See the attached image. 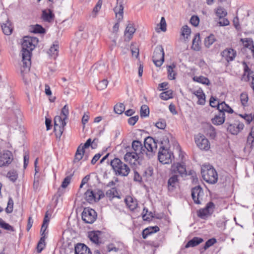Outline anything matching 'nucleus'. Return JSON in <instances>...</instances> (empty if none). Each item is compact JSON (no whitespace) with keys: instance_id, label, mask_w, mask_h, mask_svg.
Wrapping results in <instances>:
<instances>
[{"instance_id":"4d7b16f0","label":"nucleus","mask_w":254,"mask_h":254,"mask_svg":"<svg viewBox=\"0 0 254 254\" xmlns=\"http://www.w3.org/2000/svg\"><path fill=\"white\" fill-rule=\"evenodd\" d=\"M240 116L244 118L248 124H250L254 119V115L253 116L252 114H245L244 116L240 115Z\"/></svg>"},{"instance_id":"f8f14e48","label":"nucleus","mask_w":254,"mask_h":254,"mask_svg":"<svg viewBox=\"0 0 254 254\" xmlns=\"http://www.w3.org/2000/svg\"><path fill=\"white\" fill-rule=\"evenodd\" d=\"M173 154L168 149L160 148L158 153V160L162 164H169L172 162Z\"/></svg>"},{"instance_id":"20e7f679","label":"nucleus","mask_w":254,"mask_h":254,"mask_svg":"<svg viewBox=\"0 0 254 254\" xmlns=\"http://www.w3.org/2000/svg\"><path fill=\"white\" fill-rule=\"evenodd\" d=\"M110 164L116 175L125 177L127 176L130 172L129 167L118 158L112 160Z\"/></svg>"},{"instance_id":"393cba45","label":"nucleus","mask_w":254,"mask_h":254,"mask_svg":"<svg viewBox=\"0 0 254 254\" xmlns=\"http://www.w3.org/2000/svg\"><path fill=\"white\" fill-rule=\"evenodd\" d=\"M242 64L244 67V74L243 75V79L245 81H250L251 77L252 76V73H254V71L251 70L249 67L247 63L245 62H243Z\"/></svg>"},{"instance_id":"f257e3e1","label":"nucleus","mask_w":254,"mask_h":254,"mask_svg":"<svg viewBox=\"0 0 254 254\" xmlns=\"http://www.w3.org/2000/svg\"><path fill=\"white\" fill-rule=\"evenodd\" d=\"M38 40L37 38L26 36L23 38L21 44V55L23 65L21 67V74L23 77L24 82L26 84H28L29 79V70L31 66V51L34 49L38 44Z\"/></svg>"},{"instance_id":"13d9d810","label":"nucleus","mask_w":254,"mask_h":254,"mask_svg":"<svg viewBox=\"0 0 254 254\" xmlns=\"http://www.w3.org/2000/svg\"><path fill=\"white\" fill-rule=\"evenodd\" d=\"M216 242V240L214 238L209 239L207 242L205 243V245L204 246V249L207 250L208 248H209L210 247L212 246L213 245H214Z\"/></svg>"},{"instance_id":"79ce46f5","label":"nucleus","mask_w":254,"mask_h":254,"mask_svg":"<svg viewBox=\"0 0 254 254\" xmlns=\"http://www.w3.org/2000/svg\"><path fill=\"white\" fill-rule=\"evenodd\" d=\"M216 39L215 38V36L213 34L210 35L209 36L207 37L204 40V44L205 46L209 48L211 45H212L214 42L215 41Z\"/></svg>"},{"instance_id":"39448f33","label":"nucleus","mask_w":254,"mask_h":254,"mask_svg":"<svg viewBox=\"0 0 254 254\" xmlns=\"http://www.w3.org/2000/svg\"><path fill=\"white\" fill-rule=\"evenodd\" d=\"M143 147L145 149V157L150 159L154 155L156 151V142L152 137H147L144 140Z\"/></svg>"},{"instance_id":"4468645a","label":"nucleus","mask_w":254,"mask_h":254,"mask_svg":"<svg viewBox=\"0 0 254 254\" xmlns=\"http://www.w3.org/2000/svg\"><path fill=\"white\" fill-rule=\"evenodd\" d=\"M204 192L200 186L193 188L191 190V196L194 202L197 204L201 203L203 200Z\"/></svg>"},{"instance_id":"c85d7f7f","label":"nucleus","mask_w":254,"mask_h":254,"mask_svg":"<svg viewBox=\"0 0 254 254\" xmlns=\"http://www.w3.org/2000/svg\"><path fill=\"white\" fill-rule=\"evenodd\" d=\"M159 231V228L157 226L149 227L143 230L142 233V238L145 239L147 236L151 234Z\"/></svg>"},{"instance_id":"6e6552de","label":"nucleus","mask_w":254,"mask_h":254,"mask_svg":"<svg viewBox=\"0 0 254 254\" xmlns=\"http://www.w3.org/2000/svg\"><path fill=\"white\" fill-rule=\"evenodd\" d=\"M153 62L157 66H160L164 61V52L162 46H159L155 48L153 57Z\"/></svg>"},{"instance_id":"09e8293b","label":"nucleus","mask_w":254,"mask_h":254,"mask_svg":"<svg viewBox=\"0 0 254 254\" xmlns=\"http://www.w3.org/2000/svg\"><path fill=\"white\" fill-rule=\"evenodd\" d=\"M161 143L162 146H161L160 148H163L164 147L165 148L168 149L170 146L168 135H165L163 136L162 140H161Z\"/></svg>"},{"instance_id":"c03bdc74","label":"nucleus","mask_w":254,"mask_h":254,"mask_svg":"<svg viewBox=\"0 0 254 254\" xmlns=\"http://www.w3.org/2000/svg\"><path fill=\"white\" fill-rule=\"evenodd\" d=\"M172 91L171 90L161 93L160 97L164 100H167L172 98Z\"/></svg>"},{"instance_id":"473e14b6","label":"nucleus","mask_w":254,"mask_h":254,"mask_svg":"<svg viewBox=\"0 0 254 254\" xmlns=\"http://www.w3.org/2000/svg\"><path fill=\"white\" fill-rule=\"evenodd\" d=\"M203 241L202 238L199 237H194L191 240H190L188 243L186 245L185 248H188L190 247H195Z\"/></svg>"},{"instance_id":"6e6d98bb","label":"nucleus","mask_w":254,"mask_h":254,"mask_svg":"<svg viewBox=\"0 0 254 254\" xmlns=\"http://www.w3.org/2000/svg\"><path fill=\"white\" fill-rule=\"evenodd\" d=\"M13 201L11 198H9L7 203V206L5 209L7 213H10L13 210Z\"/></svg>"},{"instance_id":"f704fd0d","label":"nucleus","mask_w":254,"mask_h":254,"mask_svg":"<svg viewBox=\"0 0 254 254\" xmlns=\"http://www.w3.org/2000/svg\"><path fill=\"white\" fill-rule=\"evenodd\" d=\"M176 67V65L172 64L167 66V71L168 74V78L170 80H173L176 78V72L174 71V69Z\"/></svg>"},{"instance_id":"603ef678","label":"nucleus","mask_w":254,"mask_h":254,"mask_svg":"<svg viewBox=\"0 0 254 254\" xmlns=\"http://www.w3.org/2000/svg\"><path fill=\"white\" fill-rule=\"evenodd\" d=\"M248 99V95L246 93H242L241 94L240 100L243 106H246L247 105Z\"/></svg>"},{"instance_id":"a19ab883","label":"nucleus","mask_w":254,"mask_h":254,"mask_svg":"<svg viewBox=\"0 0 254 254\" xmlns=\"http://www.w3.org/2000/svg\"><path fill=\"white\" fill-rule=\"evenodd\" d=\"M0 228L10 232H13L14 231L12 226L5 222L1 218H0Z\"/></svg>"},{"instance_id":"de8ad7c7","label":"nucleus","mask_w":254,"mask_h":254,"mask_svg":"<svg viewBox=\"0 0 254 254\" xmlns=\"http://www.w3.org/2000/svg\"><path fill=\"white\" fill-rule=\"evenodd\" d=\"M216 14L220 18H222L227 15V12L224 8L219 7L216 10Z\"/></svg>"},{"instance_id":"680f3d73","label":"nucleus","mask_w":254,"mask_h":254,"mask_svg":"<svg viewBox=\"0 0 254 254\" xmlns=\"http://www.w3.org/2000/svg\"><path fill=\"white\" fill-rule=\"evenodd\" d=\"M190 22L192 25L197 26L199 24V19L197 16L193 15L190 18Z\"/></svg>"},{"instance_id":"c9c22d12","label":"nucleus","mask_w":254,"mask_h":254,"mask_svg":"<svg viewBox=\"0 0 254 254\" xmlns=\"http://www.w3.org/2000/svg\"><path fill=\"white\" fill-rule=\"evenodd\" d=\"M200 37L199 34H196L192 40V48L196 51H199L200 49Z\"/></svg>"},{"instance_id":"bf43d9fd","label":"nucleus","mask_w":254,"mask_h":254,"mask_svg":"<svg viewBox=\"0 0 254 254\" xmlns=\"http://www.w3.org/2000/svg\"><path fill=\"white\" fill-rule=\"evenodd\" d=\"M155 126L161 129H163L166 126V122L163 120H159L158 122L155 124Z\"/></svg>"},{"instance_id":"2eb2a0df","label":"nucleus","mask_w":254,"mask_h":254,"mask_svg":"<svg viewBox=\"0 0 254 254\" xmlns=\"http://www.w3.org/2000/svg\"><path fill=\"white\" fill-rule=\"evenodd\" d=\"M92 143L91 138H89L87 140L86 142L82 146V144L79 145L77 149L75 155L74 162H78L82 159L83 157V153L84 152L85 149L89 147Z\"/></svg>"},{"instance_id":"a878e982","label":"nucleus","mask_w":254,"mask_h":254,"mask_svg":"<svg viewBox=\"0 0 254 254\" xmlns=\"http://www.w3.org/2000/svg\"><path fill=\"white\" fill-rule=\"evenodd\" d=\"M101 232L99 231H93L88 232V238L93 243L98 244L99 243L100 236Z\"/></svg>"},{"instance_id":"a211bd4d","label":"nucleus","mask_w":254,"mask_h":254,"mask_svg":"<svg viewBox=\"0 0 254 254\" xmlns=\"http://www.w3.org/2000/svg\"><path fill=\"white\" fill-rule=\"evenodd\" d=\"M13 159L12 154L10 151L6 150L0 155V166L9 164Z\"/></svg>"},{"instance_id":"6ab92c4d","label":"nucleus","mask_w":254,"mask_h":254,"mask_svg":"<svg viewBox=\"0 0 254 254\" xmlns=\"http://www.w3.org/2000/svg\"><path fill=\"white\" fill-rule=\"evenodd\" d=\"M243 46L247 48L249 52L250 56L254 57V45L253 40L251 38L241 39Z\"/></svg>"},{"instance_id":"49530a36","label":"nucleus","mask_w":254,"mask_h":254,"mask_svg":"<svg viewBox=\"0 0 254 254\" xmlns=\"http://www.w3.org/2000/svg\"><path fill=\"white\" fill-rule=\"evenodd\" d=\"M149 109L148 107L146 105H143L141 107L140 116L141 117H146L149 116Z\"/></svg>"},{"instance_id":"2f4dec72","label":"nucleus","mask_w":254,"mask_h":254,"mask_svg":"<svg viewBox=\"0 0 254 254\" xmlns=\"http://www.w3.org/2000/svg\"><path fill=\"white\" fill-rule=\"evenodd\" d=\"M125 201L127 205L131 210H134L137 206V200L131 196L126 197Z\"/></svg>"},{"instance_id":"ddd939ff","label":"nucleus","mask_w":254,"mask_h":254,"mask_svg":"<svg viewBox=\"0 0 254 254\" xmlns=\"http://www.w3.org/2000/svg\"><path fill=\"white\" fill-rule=\"evenodd\" d=\"M195 142L198 148L201 150H208L210 148V143L205 136L198 133L195 136Z\"/></svg>"},{"instance_id":"1a4fd4ad","label":"nucleus","mask_w":254,"mask_h":254,"mask_svg":"<svg viewBox=\"0 0 254 254\" xmlns=\"http://www.w3.org/2000/svg\"><path fill=\"white\" fill-rule=\"evenodd\" d=\"M97 218L96 211L91 208H84L82 213V219L86 223L92 224Z\"/></svg>"},{"instance_id":"0eeeda50","label":"nucleus","mask_w":254,"mask_h":254,"mask_svg":"<svg viewBox=\"0 0 254 254\" xmlns=\"http://www.w3.org/2000/svg\"><path fill=\"white\" fill-rule=\"evenodd\" d=\"M104 196V193L103 191L100 190H96L94 191L88 190L85 193V199L90 203H93L99 201Z\"/></svg>"},{"instance_id":"ea45409f","label":"nucleus","mask_w":254,"mask_h":254,"mask_svg":"<svg viewBox=\"0 0 254 254\" xmlns=\"http://www.w3.org/2000/svg\"><path fill=\"white\" fill-rule=\"evenodd\" d=\"M254 142V128H251L247 138V146H249L251 149L253 147V143Z\"/></svg>"},{"instance_id":"9d476101","label":"nucleus","mask_w":254,"mask_h":254,"mask_svg":"<svg viewBox=\"0 0 254 254\" xmlns=\"http://www.w3.org/2000/svg\"><path fill=\"white\" fill-rule=\"evenodd\" d=\"M0 22L4 34L6 35H10L12 31V26L6 14L3 13L1 15Z\"/></svg>"},{"instance_id":"cd10ccee","label":"nucleus","mask_w":254,"mask_h":254,"mask_svg":"<svg viewBox=\"0 0 254 254\" xmlns=\"http://www.w3.org/2000/svg\"><path fill=\"white\" fill-rule=\"evenodd\" d=\"M193 94L197 97L198 99V104L201 105L205 104V96L202 89H199L194 91Z\"/></svg>"},{"instance_id":"423d86ee","label":"nucleus","mask_w":254,"mask_h":254,"mask_svg":"<svg viewBox=\"0 0 254 254\" xmlns=\"http://www.w3.org/2000/svg\"><path fill=\"white\" fill-rule=\"evenodd\" d=\"M233 115L229 116L226 120V124L228 125L227 130L232 134H237L244 128L243 123L233 120Z\"/></svg>"},{"instance_id":"4be33fe9","label":"nucleus","mask_w":254,"mask_h":254,"mask_svg":"<svg viewBox=\"0 0 254 254\" xmlns=\"http://www.w3.org/2000/svg\"><path fill=\"white\" fill-rule=\"evenodd\" d=\"M74 250L75 254H92L90 249L83 244H77Z\"/></svg>"},{"instance_id":"864d4df0","label":"nucleus","mask_w":254,"mask_h":254,"mask_svg":"<svg viewBox=\"0 0 254 254\" xmlns=\"http://www.w3.org/2000/svg\"><path fill=\"white\" fill-rule=\"evenodd\" d=\"M72 178V175H69L65 177L62 182L61 188L65 189L70 184Z\"/></svg>"},{"instance_id":"c756f323","label":"nucleus","mask_w":254,"mask_h":254,"mask_svg":"<svg viewBox=\"0 0 254 254\" xmlns=\"http://www.w3.org/2000/svg\"><path fill=\"white\" fill-rule=\"evenodd\" d=\"M117 5L114 9V12L116 13V17L118 19V20H121L123 17V10L124 7L122 2L119 3L118 0H117Z\"/></svg>"},{"instance_id":"aec40b11","label":"nucleus","mask_w":254,"mask_h":254,"mask_svg":"<svg viewBox=\"0 0 254 254\" xmlns=\"http://www.w3.org/2000/svg\"><path fill=\"white\" fill-rule=\"evenodd\" d=\"M171 171L175 174L179 173L181 175L186 174V166L184 163H177L171 167Z\"/></svg>"},{"instance_id":"58836bf2","label":"nucleus","mask_w":254,"mask_h":254,"mask_svg":"<svg viewBox=\"0 0 254 254\" xmlns=\"http://www.w3.org/2000/svg\"><path fill=\"white\" fill-rule=\"evenodd\" d=\"M193 80L194 81L202 83L203 84H205L207 85L210 84L209 80L207 77H205L203 76H195L193 77Z\"/></svg>"},{"instance_id":"a18cd8bd","label":"nucleus","mask_w":254,"mask_h":254,"mask_svg":"<svg viewBox=\"0 0 254 254\" xmlns=\"http://www.w3.org/2000/svg\"><path fill=\"white\" fill-rule=\"evenodd\" d=\"M182 35L188 39L191 33V30L188 25H184L181 29Z\"/></svg>"},{"instance_id":"5701e85b","label":"nucleus","mask_w":254,"mask_h":254,"mask_svg":"<svg viewBox=\"0 0 254 254\" xmlns=\"http://www.w3.org/2000/svg\"><path fill=\"white\" fill-rule=\"evenodd\" d=\"M225 119V113L219 111L218 113L212 119V122L215 125H220L224 123Z\"/></svg>"},{"instance_id":"9b49d317","label":"nucleus","mask_w":254,"mask_h":254,"mask_svg":"<svg viewBox=\"0 0 254 254\" xmlns=\"http://www.w3.org/2000/svg\"><path fill=\"white\" fill-rule=\"evenodd\" d=\"M214 208V204L212 202H209L204 208L200 209L197 211V215L199 218L205 219L212 214Z\"/></svg>"},{"instance_id":"052dcab7","label":"nucleus","mask_w":254,"mask_h":254,"mask_svg":"<svg viewBox=\"0 0 254 254\" xmlns=\"http://www.w3.org/2000/svg\"><path fill=\"white\" fill-rule=\"evenodd\" d=\"M132 56L137 58L139 55V49L135 47L134 45L131 44L130 46Z\"/></svg>"},{"instance_id":"37998d69","label":"nucleus","mask_w":254,"mask_h":254,"mask_svg":"<svg viewBox=\"0 0 254 254\" xmlns=\"http://www.w3.org/2000/svg\"><path fill=\"white\" fill-rule=\"evenodd\" d=\"M125 110V106L123 103L117 104L114 106V111L118 114H122Z\"/></svg>"},{"instance_id":"72a5a7b5","label":"nucleus","mask_w":254,"mask_h":254,"mask_svg":"<svg viewBox=\"0 0 254 254\" xmlns=\"http://www.w3.org/2000/svg\"><path fill=\"white\" fill-rule=\"evenodd\" d=\"M217 109L220 112H226L228 113H233V110L230 108L227 104H226L224 102L221 103L217 105Z\"/></svg>"},{"instance_id":"dca6fc26","label":"nucleus","mask_w":254,"mask_h":254,"mask_svg":"<svg viewBox=\"0 0 254 254\" xmlns=\"http://www.w3.org/2000/svg\"><path fill=\"white\" fill-rule=\"evenodd\" d=\"M132 148L134 151V153L138 154L141 158L145 157V149H144L143 146L141 142L138 140H133L132 142Z\"/></svg>"},{"instance_id":"3c124183","label":"nucleus","mask_w":254,"mask_h":254,"mask_svg":"<svg viewBox=\"0 0 254 254\" xmlns=\"http://www.w3.org/2000/svg\"><path fill=\"white\" fill-rule=\"evenodd\" d=\"M32 32L34 33H44L45 29L41 25L36 24L33 27Z\"/></svg>"},{"instance_id":"bb28decb","label":"nucleus","mask_w":254,"mask_h":254,"mask_svg":"<svg viewBox=\"0 0 254 254\" xmlns=\"http://www.w3.org/2000/svg\"><path fill=\"white\" fill-rule=\"evenodd\" d=\"M178 182V176L177 174H173L168 181V188L169 190H173L176 188Z\"/></svg>"},{"instance_id":"7ed1b4c3","label":"nucleus","mask_w":254,"mask_h":254,"mask_svg":"<svg viewBox=\"0 0 254 254\" xmlns=\"http://www.w3.org/2000/svg\"><path fill=\"white\" fill-rule=\"evenodd\" d=\"M201 173L203 180L210 184H215L218 180V175L215 169L210 165H204Z\"/></svg>"},{"instance_id":"f3484780","label":"nucleus","mask_w":254,"mask_h":254,"mask_svg":"<svg viewBox=\"0 0 254 254\" xmlns=\"http://www.w3.org/2000/svg\"><path fill=\"white\" fill-rule=\"evenodd\" d=\"M222 58L227 62L233 61L237 55L236 51L231 48H227L223 50L221 54Z\"/></svg>"},{"instance_id":"e433bc0d","label":"nucleus","mask_w":254,"mask_h":254,"mask_svg":"<svg viewBox=\"0 0 254 254\" xmlns=\"http://www.w3.org/2000/svg\"><path fill=\"white\" fill-rule=\"evenodd\" d=\"M59 45L57 44H54L50 48L48 54L53 58L56 59L58 54Z\"/></svg>"},{"instance_id":"4c0bfd02","label":"nucleus","mask_w":254,"mask_h":254,"mask_svg":"<svg viewBox=\"0 0 254 254\" xmlns=\"http://www.w3.org/2000/svg\"><path fill=\"white\" fill-rule=\"evenodd\" d=\"M106 195L110 199L114 197L120 198L118 192L115 188H113L106 191Z\"/></svg>"},{"instance_id":"f03ea898","label":"nucleus","mask_w":254,"mask_h":254,"mask_svg":"<svg viewBox=\"0 0 254 254\" xmlns=\"http://www.w3.org/2000/svg\"><path fill=\"white\" fill-rule=\"evenodd\" d=\"M68 115V107L65 105L62 110L61 116H56L54 118V130L58 131L60 135L64 131V127L66 124L65 120L67 119Z\"/></svg>"},{"instance_id":"8fccbe9b","label":"nucleus","mask_w":254,"mask_h":254,"mask_svg":"<svg viewBox=\"0 0 254 254\" xmlns=\"http://www.w3.org/2000/svg\"><path fill=\"white\" fill-rule=\"evenodd\" d=\"M108 84V81L107 79H103L97 85L98 90H102L106 89Z\"/></svg>"},{"instance_id":"338daca9","label":"nucleus","mask_w":254,"mask_h":254,"mask_svg":"<svg viewBox=\"0 0 254 254\" xmlns=\"http://www.w3.org/2000/svg\"><path fill=\"white\" fill-rule=\"evenodd\" d=\"M160 24V29H161V30L163 31H165L166 30V23L165 19L163 17H162L161 18Z\"/></svg>"},{"instance_id":"412c9836","label":"nucleus","mask_w":254,"mask_h":254,"mask_svg":"<svg viewBox=\"0 0 254 254\" xmlns=\"http://www.w3.org/2000/svg\"><path fill=\"white\" fill-rule=\"evenodd\" d=\"M135 31V29L132 24H128L125 29L124 32L125 40L129 41L132 39L133 34Z\"/></svg>"},{"instance_id":"e2e57ef3","label":"nucleus","mask_w":254,"mask_h":254,"mask_svg":"<svg viewBox=\"0 0 254 254\" xmlns=\"http://www.w3.org/2000/svg\"><path fill=\"white\" fill-rule=\"evenodd\" d=\"M7 176L13 182H14L17 178V174L14 171L9 172L7 174Z\"/></svg>"},{"instance_id":"774afa93","label":"nucleus","mask_w":254,"mask_h":254,"mask_svg":"<svg viewBox=\"0 0 254 254\" xmlns=\"http://www.w3.org/2000/svg\"><path fill=\"white\" fill-rule=\"evenodd\" d=\"M102 156L101 154L97 153L96 155H94V156L93 157L92 160H91V164L92 165H94L97 161L99 160V159L100 158V157Z\"/></svg>"},{"instance_id":"5fc2aeb1","label":"nucleus","mask_w":254,"mask_h":254,"mask_svg":"<svg viewBox=\"0 0 254 254\" xmlns=\"http://www.w3.org/2000/svg\"><path fill=\"white\" fill-rule=\"evenodd\" d=\"M107 251L108 252H114L115 253L118 252L120 249L115 246V244L113 243L109 244L107 246Z\"/></svg>"},{"instance_id":"b1692460","label":"nucleus","mask_w":254,"mask_h":254,"mask_svg":"<svg viewBox=\"0 0 254 254\" xmlns=\"http://www.w3.org/2000/svg\"><path fill=\"white\" fill-rule=\"evenodd\" d=\"M139 158H141V157L133 152H127L124 156L125 160L130 164H134L135 162Z\"/></svg>"},{"instance_id":"0e129e2a","label":"nucleus","mask_w":254,"mask_h":254,"mask_svg":"<svg viewBox=\"0 0 254 254\" xmlns=\"http://www.w3.org/2000/svg\"><path fill=\"white\" fill-rule=\"evenodd\" d=\"M138 116H135L134 117H132L129 118L128 119V123L129 125L133 126L135 125V124L137 122V121L138 120Z\"/></svg>"},{"instance_id":"69168bd1","label":"nucleus","mask_w":254,"mask_h":254,"mask_svg":"<svg viewBox=\"0 0 254 254\" xmlns=\"http://www.w3.org/2000/svg\"><path fill=\"white\" fill-rule=\"evenodd\" d=\"M102 4V1L101 0H99L96 3V5H95V6L94 7L93 10V12L95 13V15L101 9Z\"/></svg>"},{"instance_id":"7c9ffc66","label":"nucleus","mask_w":254,"mask_h":254,"mask_svg":"<svg viewBox=\"0 0 254 254\" xmlns=\"http://www.w3.org/2000/svg\"><path fill=\"white\" fill-rule=\"evenodd\" d=\"M42 17L44 21L51 22L54 19V14L51 9H45L42 11Z\"/></svg>"}]
</instances>
